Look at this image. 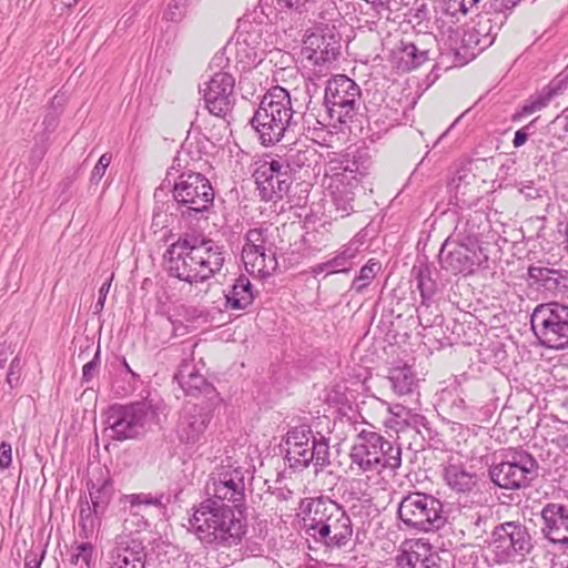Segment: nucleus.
I'll list each match as a JSON object with an SVG mask.
<instances>
[{
    "instance_id": "obj_1",
    "label": "nucleus",
    "mask_w": 568,
    "mask_h": 568,
    "mask_svg": "<svg viewBox=\"0 0 568 568\" xmlns=\"http://www.w3.org/2000/svg\"><path fill=\"white\" fill-rule=\"evenodd\" d=\"M223 247L213 240L184 233L168 247L164 258L170 276L194 284L219 273L225 261Z\"/></svg>"
},
{
    "instance_id": "obj_2",
    "label": "nucleus",
    "mask_w": 568,
    "mask_h": 568,
    "mask_svg": "<svg viewBox=\"0 0 568 568\" xmlns=\"http://www.w3.org/2000/svg\"><path fill=\"white\" fill-rule=\"evenodd\" d=\"M304 527L310 536L328 548L345 546L353 525L343 507L328 497L304 498L300 504Z\"/></svg>"
},
{
    "instance_id": "obj_3",
    "label": "nucleus",
    "mask_w": 568,
    "mask_h": 568,
    "mask_svg": "<svg viewBox=\"0 0 568 568\" xmlns=\"http://www.w3.org/2000/svg\"><path fill=\"white\" fill-rule=\"evenodd\" d=\"M369 159L359 150L346 152L328 161L325 178L332 202L341 217L354 211L356 190L362 179L368 173Z\"/></svg>"
},
{
    "instance_id": "obj_4",
    "label": "nucleus",
    "mask_w": 568,
    "mask_h": 568,
    "mask_svg": "<svg viewBox=\"0 0 568 568\" xmlns=\"http://www.w3.org/2000/svg\"><path fill=\"white\" fill-rule=\"evenodd\" d=\"M190 523L197 537L207 544L230 547L236 545L244 535V525L236 517L234 507L216 499L202 501Z\"/></svg>"
},
{
    "instance_id": "obj_5",
    "label": "nucleus",
    "mask_w": 568,
    "mask_h": 568,
    "mask_svg": "<svg viewBox=\"0 0 568 568\" xmlns=\"http://www.w3.org/2000/svg\"><path fill=\"white\" fill-rule=\"evenodd\" d=\"M290 93L282 87L271 88L251 119V125L264 145H273L297 125Z\"/></svg>"
},
{
    "instance_id": "obj_6",
    "label": "nucleus",
    "mask_w": 568,
    "mask_h": 568,
    "mask_svg": "<svg viewBox=\"0 0 568 568\" xmlns=\"http://www.w3.org/2000/svg\"><path fill=\"white\" fill-rule=\"evenodd\" d=\"M349 458L351 470L369 478L385 469L395 473L402 466V448L376 432L363 429L355 438Z\"/></svg>"
},
{
    "instance_id": "obj_7",
    "label": "nucleus",
    "mask_w": 568,
    "mask_h": 568,
    "mask_svg": "<svg viewBox=\"0 0 568 568\" xmlns=\"http://www.w3.org/2000/svg\"><path fill=\"white\" fill-rule=\"evenodd\" d=\"M397 515L406 527L424 532L436 531L447 521L442 500L420 491L404 496L398 504Z\"/></svg>"
},
{
    "instance_id": "obj_8",
    "label": "nucleus",
    "mask_w": 568,
    "mask_h": 568,
    "mask_svg": "<svg viewBox=\"0 0 568 568\" xmlns=\"http://www.w3.org/2000/svg\"><path fill=\"white\" fill-rule=\"evenodd\" d=\"M227 62L225 53L217 52L210 63V69H223ZM234 85V77L223 70L215 71L209 81L200 85L199 91L210 114L225 119L231 113L235 104Z\"/></svg>"
},
{
    "instance_id": "obj_9",
    "label": "nucleus",
    "mask_w": 568,
    "mask_h": 568,
    "mask_svg": "<svg viewBox=\"0 0 568 568\" xmlns=\"http://www.w3.org/2000/svg\"><path fill=\"white\" fill-rule=\"evenodd\" d=\"M154 417L155 409L149 400L128 405L114 404L106 412L110 437L119 442L138 438L146 432Z\"/></svg>"
},
{
    "instance_id": "obj_10",
    "label": "nucleus",
    "mask_w": 568,
    "mask_h": 568,
    "mask_svg": "<svg viewBox=\"0 0 568 568\" xmlns=\"http://www.w3.org/2000/svg\"><path fill=\"white\" fill-rule=\"evenodd\" d=\"M530 325L541 345L548 348L568 347V306L557 303H544L535 307Z\"/></svg>"
},
{
    "instance_id": "obj_11",
    "label": "nucleus",
    "mask_w": 568,
    "mask_h": 568,
    "mask_svg": "<svg viewBox=\"0 0 568 568\" xmlns=\"http://www.w3.org/2000/svg\"><path fill=\"white\" fill-rule=\"evenodd\" d=\"M286 459L292 468L304 469L313 463L321 468L329 465L327 440L316 438L310 426L294 427L286 436Z\"/></svg>"
},
{
    "instance_id": "obj_12",
    "label": "nucleus",
    "mask_w": 568,
    "mask_h": 568,
    "mask_svg": "<svg viewBox=\"0 0 568 568\" xmlns=\"http://www.w3.org/2000/svg\"><path fill=\"white\" fill-rule=\"evenodd\" d=\"M173 197L183 216L203 215L213 206L215 197L211 182L201 173H182L174 183Z\"/></svg>"
},
{
    "instance_id": "obj_13",
    "label": "nucleus",
    "mask_w": 568,
    "mask_h": 568,
    "mask_svg": "<svg viewBox=\"0 0 568 568\" xmlns=\"http://www.w3.org/2000/svg\"><path fill=\"white\" fill-rule=\"evenodd\" d=\"M359 85L344 74H337L327 81L324 105L332 121L345 124L352 122L361 106Z\"/></svg>"
},
{
    "instance_id": "obj_14",
    "label": "nucleus",
    "mask_w": 568,
    "mask_h": 568,
    "mask_svg": "<svg viewBox=\"0 0 568 568\" xmlns=\"http://www.w3.org/2000/svg\"><path fill=\"white\" fill-rule=\"evenodd\" d=\"M490 546L497 562H510L528 556L534 549V539L524 523L511 520L494 528Z\"/></svg>"
},
{
    "instance_id": "obj_15",
    "label": "nucleus",
    "mask_w": 568,
    "mask_h": 568,
    "mask_svg": "<svg viewBox=\"0 0 568 568\" xmlns=\"http://www.w3.org/2000/svg\"><path fill=\"white\" fill-rule=\"evenodd\" d=\"M537 468L536 459L525 450H511L489 469L491 481L504 489H520L529 485Z\"/></svg>"
},
{
    "instance_id": "obj_16",
    "label": "nucleus",
    "mask_w": 568,
    "mask_h": 568,
    "mask_svg": "<svg viewBox=\"0 0 568 568\" xmlns=\"http://www.w3.org/2000/svg\"><path fill=\"white\" fill-rule=\"evenodd\" d=\"M227 49L234 52L236 63L242 70L257 67L264 59L266 43L261 23L241 20L233 43Z\"/></svg>"
},
{
    "instance_id": "obj_17",
    "label": "nucleus",
    "mask_w": 568,
    "mask_h": 568,
    "mask_svg": "<svg viewBox=\"0 0 568 568\" xmlns=\"http://www.w3.org/2000/svg\"><path fill=\"white\" fill-rule=\"evenodd\" d=\"M267 243V227H255L246 232L242 260L248 273L266 277L276 270L277 261L275 253L266 246Z\"/></svg>"
},
{
    "instance_id": "obj_18",
    "label": "nucleus",
    "mask_w": 568,
    "mask_h": 568,
    "mask_svg": "<svg viewBox=\"0 0 568 568\" xmlns=\"http://www.w3.org/2000/svg\"><path fill=\"white\" fill-rule=\"evenodd\" d=\"M258 194L264 201L283 199L293 182L290 170H285L282 158L261 163L253 174Z\"/></svg>"
},
{
    "instance_id": "obj_19",
    "label": "nucleus",
    "mask_w": 568,
    "mask_h": 568,
    "mask_svg": "<svg viewBox=\"0 0 568 568\" xmlns=\"http://www.w3.org/2000/svg\"><path fill=\"white\" fill-rule=\"evenodd\" d=\"M212 420V410L202 405L187 404L180 412L175 426L179 442L186 447L202 445Z\"/></svg>"
},
{
    "instance_id": "obj_20",
    "label": "nucleus",
    "mask_w": 568,
    "mask_h": 568,
    "mask_svg": "<svg viewBox=\"0 0 568 568\" xmlns=\"http://www.w3.org/2000/svg\"><path fill=\"white\" fill-rule=\"evenodd\" d=\"M244 473L241 467L224 466L206 484L209 499L230 501L237 507L244 499Z\"/></svg>"
},
{
    "instance_id": "obj_21",
    "label": "nucleus",
    "mask_w": 568,
    "mask_h": 568,
    "mask_svg": "<svg viewBox=\"0 0 568 568\" xmlns=\"http://www.w3.org/2000/svg\"><path fill=\"white\" fill-rule=\"evenodd\" d=\"M504 21L505 16L490 13L477 16V19L464 31L463 48L471 58H475L494 43Z\"/></svg>"
},
{
    "instance_id": "obj_22",
    "label": "nucleus",
    "mask_w": 568,
    "mask_h": 568,
    "mask_svg": "<svg viewBox=\"0 0 568 568\" xmlns=\"http://www.w3.org/2000/svg\"><path fill=\"white\" fill-rule=\"evenodd\" d=\"M541 534L549 542L568 549V507L562 504L548 503L540 513Z\"/></svg>"
},
{
    "instance_id": "obj_23",
    "label": "nucleus",
    "mask_w": 568,
    "mask_h": 568,
    "mask_svg": "<svg viewBox=\"0 0 568 568\" xmlns=\"http://www.w3.org/2000/svg\"><path fill=\"white\" fill-rule=\"evenodd\" d=\"M339 38L333 31L312 33L304 41L302 54L314 65H323L339 54Z\"/></svg>"
},
{
    "instance_id": "obj_24",
    "label": "nucleus",
    "mask_w": 568,
    "mask_h": 568,
    "mask_svg": "<svg viewBox=\"0 0 568 568\" xmlns=\"http://www.w3.org/2000/svg\"><path fill=\"white\" fill-rule=\"evenodd\" d=\"M439 262L443 268L454 274H470L474 272V267L480 264L475 247L464 243L450 245L447 242L442 246Z\"/></svg>"
},
{
    "instance_id": "obj_25",
    "label": "nucleus",
    "mask_w": 568,
    "mask_h": 568,
    "mask_svg": "<svg viewBox=\"0 0 568 568\" xmlns=\"http://www.w3.org/2000/svg\"><path fill=\"white\" fill-rule=\"evenodd\" d=\"M429 59V49L422 38L415 41L400 39L390 51V62L398 71L407 72L420 67Z\"/></svg>"
},
{
    "instance_id": "obj_26",
    "label": "nucleus",
    "mask_w": 568,
    "mask_h": 568,
    "mask_svg": "<svg viewBox=\"0 0 568 568\" xmlns=\"http://www.w3.org/2000/svg\"><path fill=\"white\" fill-rule=\"evenodd\" d=\"M144 564L145 551L141 540L128 535L116 537L110 568H144Z\"/></svg>"
},
{
    "instance_id": "obj_27",
    "label": "nucleus",
    "mask_w": 568,
    "mask_h": 568,
    "mask_svg": "<svg viewBox=\"0 0 568 568\" xmlns=\"http://www.w3.org/2000/svg\"><path fill=\"white\" fill-rule=\"evenodd\" d=\"M437 556L429 544L415 540L405 545L396 556L397 568H439Z\"/></svg>"
},
{
    "instance_id": "obj_28",
    "label": "nucleus",
    "mask_w": 568,
    "mask_h": 568,
    "mask_svg": "<svg viewBox=\"0 0 568 568\" xmlns=\"http://www.w3.org/2000/svg\"><path fill=\"white\" fill-rule=\"evenodd\" d=\"M174 379L179 383L184 394L189 396L207 393L212 387L205 377L196 371L194 364L190 362H184L180 365Z\"/></svg>"
},
{
    "instance_id": "obj_29",
    "label": "nucleus",
    "mask_w": 568,
    "mask_h": 568,
    "mask_svg": "<svg viewBox=\"0 0 568 568\" xmlns=\"http://www.w3.org/2000/svg\"><path fill=\"white\" fill-rule=\"evenodd\" d=\"M225 308L232 311H243L252 305L255 293L251 281L245 275H240L231 288L224 293Z\"/></svg>"
},
{
    "instance_id": "obj_30",
    "label": "nucleus",
    "mask_w": 568,
    "mask_h": 568,
    "mask_svg": "<svg viewBox=\"0 0 568 568\" xmlns=\"http://www.w3.org/2000/svg\"><path fill=\"white\" fill-rule=\"evenodd\" d=\"M447 486L456 493H469L477 484L475 473L466 469L460 463H448L443 470Z\"/></svg>"
},
{
    "instance_id": "obj_31",
    "label": "nucleus",
    "mask_w": 568,
    "mask_h": 568,
    "mask_svg": "<svg viewBox=\"0 0 568 568\" xmlns=\"http://www.w3.org/2000/svg\"><path fill=\"white\" fill-rule=\"evenodd\" d=\"M387 378L393 392L398 396L413 394L418 387V378L407 364L390 367Z\"/></svg>"
},
{
    "instance_id": "obj_32",
    "label": "nucleus",
    "mask_w": 568,
    "mask_h": 568,
    "mask_svg": "<svg viewBox=\"0 0 568 568\" xmlns=\"http://www.w3.org/2000/svg\"><path fill=\"white\" fill-rule=\"evenodd\" d=\"M412 272L416 282V287L419 291L423 300L422 305L417 308V312L419 313L422 306H428L426 301L434 296L437 285L436 282L430 277V271L427 266H414Z\"/></svg>"
},
{
    "instance_id": "obj_33",
    "label": "nucleus",
    "mask_w": 568,
    "mask_h": 568,
    "mask_svg": "<svg viewBox=\"0 0 568 568\" xmlns=\"http://www.w3.org/2000/svg\"><path fill=\"white\" fill-rule=\"evenodd\" d=\"M463 227L466 240L470 244L477 243L488 227V221L483 212L476 211L465 222H460L457 229Z\"/></svg>"
},
{
    "instance_id": "obj_34",
    "label": "nucleus",
    "mask_w": 568,
    "mask_h": 568,
    "mask_svg": "<svg viewBox=\"0 0 568 568\" xmlns=\"http://www.w3.org/2000/svg\"><path fill=\"white\" fill-rule=\"evenodd\" d=\"M561 82L562 81L557 80L551 81L537 97L532 98L523 106V112L525 114H531L545 108L561 90Z\"/></svg>"
},
{
    "instance_id": "obj_35",
    "label": "nucleus",
    "mask_w": 568,
    "mask_h": 568,
    "mask_svg": "<svg viewBox=\"0 0 568 568\" xmlns=\"http://www.w3.org/2000/svg\"><path fill=\"white\" fill-rule=\"evenodd\" d=\"M89 495L95 514H103L111 499V484L105 479L97 486L93 481L88 484Z\"/></svg>"
},
{
    "instance_id": "obj_36",
    "label": "nucleus",
    "mask_w": 568,
    "mask_h": 568,
    "mask_svg": "<svg viewBox=\"0 0 568 568\" xmlns=\"http://www.w3.org/2000/svg\"><path fill=\"white\" fill-rule=\"evenodd\" d=\"M314 156V150L292 148L285 154V158H282V161L284 162L285 170H290V173L292 174V172L297 169L310 166Z\"/></svg>"
},
{
    "instance_id": "obj_37",
    "label": "nucleus",
    "mask_w": 568,
    "mask_h": 568,
    "mask_svg": "<svg viewBox=\"0 0 568 568\" xmlns=\"http://www.w3.org/2000/svg\"><path fill=\"white\" fill-rule=\"evenodd\" d=\"M101 514H95L93 510V506L90 505L88 500L81 501L79 509V527L80 534L84 538H89L99 524V516Z\"/></svg>"
},
{
    "instance_id": "obj_38",
    "label": "nucleus",
    "mask_w": 568,
    "mask_h": 568,
    "mask_svg": "<svg viewBox=\"0 0 568 568\" xmlns=\"http://www.w3.org/2000/svg\"><path fill=\"white\" fill-rule=\"evenodd\" d=\"M381 271V263L374 258L361 268L358 276H356L351 285V290L355 293H362L375 278L377 273Z\"/></svg>"
},
{
    "instance_id": "obj_39",
    "label": "nucleus",
    "mask_w": 568,
    "mask_h": 568,
    "mask_svg": "<svg viewBox=\"0 0 568 568\" xmlns=\"http://www.w3.org/2000/svg\"><path fill=\"white\" fill-rule=\"evenodd\" d=\"M359 253V244L355 241H351L343 245L334 256L335 265H338V272L347 273L352 268V261Z\"/></svg>"
},
{
    "instance_id": "obj_40",
    "label": "nucleus",
    "mask_w": 568,
    "mask_h": 568,
    "mask_svg": "<svg viewBox=\"0 0 568 568\" xmlns=\"http://www.w3.org/2000/svg\"><path fill=\"white\" fill-rule=\"evenodd\" d=\"M371 3L381 17L387 20H396L399 16L396 13L402 10L403 0H365Z\"/></svg>"
},
{
    "instance_id": "obj_41",
    "label": "nucleus",
    "mask_w": 568,
    "mask_h": 568,
    "mask_svg": "<svg viewBox=\"0 0 568 568\" xmlns=\"http://www.w3.org/2000/svg\"><path fill=\"white\" fill-rule=\"evenodd\" d=\"M162 495L153 496L151 494L140 493V494H131L125 496L128 503L131 506V510L134 508H139L140 506H154L159 509L164 508V504L162 501Z\"/></svg>"
},
{
    "instance_id": "obj_42",
    "label": "nucleus",
    "mask_w": 568,
    "mask_h": 568,
    "mask_svg": "<svg viewBox=\"0 0 568 568\" xmlns=\"http://www.w3.org/2000/svg\"><path fill=\"white\" fill-rule=\"evenodd\" d=\"M529 276L536 281L542 282L546 287L557 286L558 278L554 275L558 274V271L548 267H529Z\"/></svg>"
},
{
    "instance_id": "obj_43",
    "label": "nucleus",
    "mask_w": 568,
    "mask_h": 568,
    "mask_svg": "<svg viewBox=\"0 0 568 568\" xmlns=\"http://www.w3.org/2000/svg\"><path fill=\"white\" fill-rule=\"evenodd\" d=\"M480 0H443L445 13L455 17L458 13L466 14Z\"/></svg>"
},
{
    "instance_id": "obj_44",
    "label": "nucleus",
    "mask_w": 568,
    "mask_h": 568,
    "mask_svg": "<svg viewBox=\"0 0 568 568\" xmlns=\"http://www.w3.org/2000/svg\"><path fill=\"white\" fill-rule=\"evenodd\" d=\"M93 559V546L91 542H82L75 547V551L72 554L70 561L73 565L82 564L89 568Z\"/></svg>"
},
{
    "instance_id": "obj_45",
    "label": "nucleus",
    "mask_w": 568,
    "mask_h": 568,
    "mask_svg": "<svg viewBox=\"0 0 568 568\" xmlns=\"http://www.w3.org/2000/svg\"><path fill=\"white\" fill-rule=\"evenodd\" d=\"M148 526V521L138 510H130L129 516L124 520V529L129 531L128 536L144 530Z\"/></svg>"
},
{
    "instance_id": "obj_46",
    "label": "nucleus",
    "mask_w": 568,
    "mask_h": 568,
    "mask_svg": "<svg viewBox=\"0 0 568 568\" xmlns=\"http://www.w3.org/2000/svg\"><path fill=\"white\" fill-rule=\"evenodd\" d=\"M24 362L21 359L19 355H17L9 365V369L7 373V383L10 388L18 386L21 377L22 367Z\"/></svg>"
},
{
    "instance_id": "obj_47",
    "label": "nucleus",
    "mask_w": 568,
    "mask_h": 568,
    "mask_svg": "<svg viewBox=\"0 0 568 568\" xmlns=\"http://www.w3.org/2000/svg\"><path fill=\"white\" fill-rule=\"evenodd\" d=\"M100 367V348L97 349L93 358L82 367V384L90 383L97 375Z\"/></svg>"
},
{
    "instance_id": "obj_48",
    "label": "nucleus",
    "mask_w": 568,
    "mask_h": 568,
    "mask_svg": "<svg viewBox=\"0 0 568 568\" xmlns=\"http://www.w3.org/2000/svg\"><path fill=\"white\" fill-rule=\"evenodd\" d=\"M110 163H111V155L109 153H104L100 156L98 163L94 165V168L91 172V176H90L91 184H98L101 181V179L105 174V171H106L108 166L110 165Z\"/></svg>"
},
{
    "instance_id": "obj_49",
    "label": "nucleus",
    "mask_w": 568,
    "mask_h": 568,
    "mask_svg": "<svg viewBox=\"0 0 568 568\" xmlns=\"http://www.w3.org/2000/svg\"><path fill=\"white\" fill-rule=\"evenodd\" d=\"M281 7L291 9L300 14L313 9L315 0H277Z\"/></svg>"
},
{
    "instance_id": "obj_50",
    "label": "nucleus",
    "mask_w": 568,
    "mask_h": 568,
    "mask_svg": "<svg viewBox=\"0 0 568 568\" xmlns=\"http://www.w3.org/2000/svg\"><path fill=\"white\" fill-rule=\"evenodd\" d=\"M45 556V549L30 550L24 557V568H40Z\"/></svg>"
},
{
    "instance_id": "obj_51",
    "label": "nucleus",
    "mask_w": 568,
    "mask_h": 568,
    "mask_svg": "<svg viewBox=\"0 0 568 568\" xmlns=\"http://www.w3.org/2000/svg\"><path fill=\"white\" fill-rule=\"evenodd\" d=\"M520 0H490V8L494 10L493 14L503 16L506 10L513 9Z\"/></svg>"
},
{
    "instance_id": "obj_52",
    "label": "nucleus",
    "mask_w": 568,
    "mask_h": 568,
    "mask_svg": "<svg viewBox=\"0 0 568 568\" xmlns=\"http://www.w3.org/2000/svg\"><path fill=\"white\" fill-rule=\"evenodd\" d=\"M110 287H111V280L105 282V283H103L102 286L100 287L98 301L93 305V313L94 314H99V313L102 312V310L104 307V303H105L106 296H108L109 291H110Z\"/></svg>"
},
{
    "instance_id": "obj_53",
    "label": "nucleus",
    "mask_w": 568,
    "mask_h": 568,
    "mask_svg": "<svg viewBox=\"0 0 568 568\" xmlns=\"http://www.w3.org/2000/svg\"><path fill=\"white\" fill-rule=\"evenodd\" d=\"M12 462V448L9 443L2 442L0 444V468L4 469L10 466Z\"/></svg>"
},
{
    "instance_id": "obj_54",
    "label": "nucleus",
    "mask_w": 568,
    "mask_h": 568,
    "mask_svg": "<svg viewBox=\"0 0 568 568\" xmlns=\"http://www.w3.org/2000/svg\"><path fill=\"white\" fill-rule=\"evenodd\" d=\"M184 4H180L174 2V4H169L168 10L164 12V18L170 21H178L184 14Z\"/></svg>"
},
{
    "instance_id": "obj_55",
    "label": "nucleus",
    "mask_w": 568,
    "mask_h": 568,
    "mask_svg": "<svg viewBox=\"0 0 568 568\" xmlns=\"http://www.w3.org/2000/svg\"><path fill=\"white\" fill-rule=\"evenodd\" d=\"M531 125H526L519 130H517L515 132V136H514V140H513V144L515 148H519L521 145H524L529 136V130H530Z\"/></svg>"
},
{
    "instance_id": "obj_56",
    "label": "nucleus",
    "mask_w": 568,
    "mask_h": 568,
    "mask_svg": "<svg viewBox=\"0 0 568 568\" xmlns=\"http://www.w3.org/2000/svg\"><path fill=\"white\" fill-rule=\"evenodd\" d=\"M44 130L48 132H52L58 125V116L54 112H48L42 121Z\"/></svg>"
},
{
    "instance_id": "obj_57",
    "label": "nucleus",
    "mask_w": 568,
    "mask_h": 568,
    "mask_svg": "<svg viewBox=\"0 0 568 568\" xmlns=\"http://www.w3.org/2000/svg\"><path fill=\"white\" fill-rule=\"evenodd\" d=\"M469 175L468 174H458L456 176H454L450 181V187L455 189L456 193H462V194H465V187L463 185V182L468 178Z\"/></svg>"
},
{
    "instance_id": "obj_58",
    "label": "nucleus",
    "mask_w": 568,
    "mask_h": 568,
    "mask_svg": "<svg viewBox=\"0 0 568 568\" xmlns=\"http://www.w3.org/2000/svg\"><path fill=\"white\" fill-rule=\"evenodd\" d=\"M324 267L326 268L327 271V274H333V273H339L338 272V265L336 264L335 265V258H331L326 262H324Z\"/></svg>"
},
{
    "instance_id": "obj_59",
    "label": "nucleus",
    "mask_w": 568,
    "mask_h": 568,
    "mask_svg": "<svg viewBox=\"0 0 568 568\" xmlns=\"http://www.w3.org/2000/svg\"><path fill=\"white\" fill-rule=\"evenodd\" d=\"M390 413L397 417H402L404 415H408L409 412L402 405H395L394 407H392L390 409Z\"/></svg>"
},
{
    "instance_id": "obj_60",
    "label": "nucleus",
    "mask_w": 568,
    "mask_h": 568,
    "mask_svg": "<svg viewBox=\"0 0 568 568\" xmlns=\"http://www.w3.org/2000/svg\"><path fill=\"white\" fill-rule=\"evenodd\" d=\"M556 444L562 450H568V435H559L556 439Z\"/></svg>"
},
{
    "instance_id": "obj_61",
    "label": "nucleus",
    "mask_w": 568,
    "mask_h": 568,
    "mask_svg": "<svg viewBox=\"0 0 568 568\" xmlns=\"http://www.w3.org/2000/svg\"><path fill=\"white\" fill-rule=\"evenodd\" d=\"M8 361L7 352L4 345L0 344V369L4 367L6 362Z\"/></svg>"
},
{
    "instance_id": "obj_62",
    "label": "nucleus",
    "mask_w": 568,
    "mask_h": 568,
    "mask_svg": "<svg viewBox=\"0 0 568 568\" xmlns=\"http://www.w3.org/2000/svg\"><path fill=\"white\" fill-rule=\"evenodd\" d=\"M471 520H473V524L477 527L480 526L481 523H484V516L480 515L479 513H475L473 516H471Z\"/></svg>"
},
{
    "instance_id": "obj_63",
    "label": "nucleus",
    "mask_w": 568,
    "mask_h": 568,
    "mask_svg": "<svg viewBox=\"0 0 568 568\" xmlns=\"http://www.w3.org/2000/svg\"><path fill=\"white\" fill-rule=\"evenodd\" d=\"M325 271H326V268L324 267V263L316 264L312 267V273L314 275H318Z\"/></svg>"
},
{
    "instance_id": "obj_64",
    "label": "nucleus",
    "mask_w": 568,
    "mask_h": 568,
    "mask_svg": "<svg viewBox=\"0 0 568 568\" xmlns=\"http://www.w3.org/2000/svg\"><path fill=\"white\" fill-rule=\"evenodd\" d=\"M62 3L68 7V8H71L73 6H75L78 3L79 0H61Z\"/></svg>"
}]
</instances>
